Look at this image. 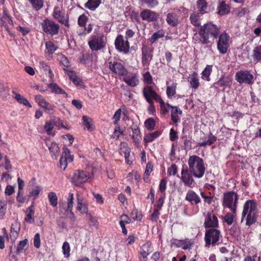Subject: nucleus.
Masks as SVG:
<instances>
[{
  "label": "nucleus",
  "instance_id": "nucleus-38",
  "mask_svg": "<svg viewBox=\"0 0 261 261\" xmlns=\"http://www.w3.org/2000/svg\"><path fill=\"white\" fill-rule=\"evenodd\" d=\"M252 57L254 62H261V45H259L253 48Z\"/></svg>",
  "mask_w": 261,
  "mask_h": 261
},
{
  "label": "nucleus",
  "instance_id": "nucleus-17",
  "mask_svg": "<svg viewBox=\"0 0 261 261\" xmlns=\"http://www.w3.org/2000/svg\"><path fill=\"white\" fill-rule=\"evenodd\" d=\"M171 247L180 248L184 250L190 249L194 245V241L188 238L184 240L172 239L170 241Z\"/></svg>",
  "mask_w": 261,
  "mask_h": 261
},
{
  "label": "nucleus",
  "instance_id": "nucleus-31",
  "mask_svg": "<svg viewBox=\"0 0 261 261\" xmlns=\"http://www.w3.org/2000/svg\"><path fill=\"white\" fill-rule=\"evenodd\" d=\"M161 135V132L156 130L153 133L146 134L144 137V142L147 144L152 142L156 138H158Z\"/></svg>",
  "mask_w": 261,
  "mask_h": 261
},
{
  "label": "nucleus",
  "instance_id": "nucleus-41",
  "mask_svg": "<svg viewBox=\"0 0 261 261\" xmlns=\"http://www.w3.org/2000/svg\"><path fill=\"white\" fill-rule=\"evenodd\" d=\"M93 58L92 54L89 53L82 54L79 57V60L81 63L88 65L92 61Z\"/></svg>",
  "mask_w": 261,
  "mask_h": 261
},
{
  "label": "nucleus",
  "instance_id": "nucleus-12",
  "mask_svg": "<svg viewBox=\"0 0 261 261\" xmlns=\"http://www.w3.org/2000/svg\"><path fill=\"white\" fill-rule=\"evenodd\" d=\"M109 68L110 71L119 76H126L128 73V71L125 66L120 62L114 61L109 62Z\"/></svg>",
  "mask_w": 261,
  "mask_h": 261
},
{
  "label": "nucleus",
  "instance_id": "nucleus-52",
  "mask_svg": "<svg viewBox=\"0 0 261 261\" xmlns=\"http://www.w3.org/2000/svg\"><path fill=\"white\" fill-rule=\"evenodd\" d=\"M237 213H233L232 212H227L223 217V220L228 225H231L234 219L235 216Z\"/></svg>",
  "mask_w": 261,
  "mask_h": 261
},
{
  "label": "nucleus",
  "instance_id": "nucleus-35",
  "mask_svg": "<svg viewBox=\"0 0 261 261\" xmlns=\"http://www.w3.org/2000/svg\"><path fill=\"white\" fill-rule=\"evenodd\" d=\"M189 83L191 87L195 90L197 89L199 87L200 83L199 77L198 73L194 71L191 74V77L189 81Z\"/></svg>",
  "mask_w": 261,
  "mask_h": 261
},
{
  "label": "nucleus",
  "instance_id": "nucleus-57",
  "mask_svg": "<svg viewBox=\"0 0 261 261\" xmlns=\"http://www.w3.org/2000/svg\"><path fill=\"white\" fill-rule=\"evenodd\" d=\"M62 252L65 257L68 258L70 256V247L69 243L65 241L62 245Z\"/></svg>",
  "mask_w": 261,
  "mask_h": 261
},
{
  "label": "nucleus",
  "instance_id": "nucleus-22",
  "mask_svg": "<svg viewBox=\"0 0 261 261\" xmlns=\"http://www.w3.org/2000/svg\"><path fill=\"white\" fill-rule=\"evenodd\" d=\"M131 129L133 132L132 139L136 147H138L142 139L140 128L138 125L133 124Z\"/></svg>",
  "mask_w": 261,
  "mask_h": 261
},
{
  "label": "nucleus",
  "instance_id": "nucleus-13",
  "mask_svg": "<svg viewBox=\"0 0 261 261\" xmlns=\"http://www.w3.org/2000/svg\"><path fill=\"white\" fill-rule=\"evenodd\" d=\"M144 98L147 102H151L155 100L157 102L161 96L153 89L151 85H146L142 89Z\"/></svg>",
  "mask_w": 261,
  "mask_h": 261
},
{
  "label": "nucleus",
  "instance_id": "nucleus-32",
  "mask_svg": "<svg viewBox=\"0 0 261 261\" xmlns=\"http://www.w3.org/2000/svg\"><path fill=\"white\" fill-rule=\"evenodd\" d=\"M198 12L203 15L207 12L208 5L205 0H198L197 1Z\"/></svg>",
  "mask_w": 261,
  "mask_h": 261
},
{
  "label": "nucleus",
  "instance_id": "nucleus-16",
  "mask_svg": "<svg viewBox=\"0 0 261 261\" xmlns=\"http://www.w3.org/2000/svg\"><path fill=\"white\" fill-rule=\"evenodd\" d=\"M73 159L74 155L71 154L70 150L64 146L59 162L60 168L64 170L67 166L68 163L72 162Z\"/></svg>",
  "mask_w": 261,
  "mask_h": 261
},
{
  "label": "nucleus",
  "instance_id": "nucleus-59",
  "mask_svg": "<svg viewBox=\"0 0 261 261\" xmlns=\"http://www.w3.org/2000/svg\"><path fill=\"white\" fill-rule=\"evenodd\" d=\"M88 18L85 14H83L79 16L77 19V24L80 27L85 28Z\"/></svg>",
  "mask_w": 261,
  "mask_h": 261
},
{
  "label": "nucleus",
  "instance_id": "nucleus-2",
  "mask_svg": "<svg viewBox=\"0 0 261 261\" xmlns=\"http://www.w3.org/2000/svg\"><path fill=\"white\" fill-rule=\"evenodd\" d=\"M220 34V29L212 22H208L200 26L198 35L199 42L202 44H208L214 42Z\"/></svg>",
  "mask_w": 261,
  "mask_h": 261
},
{
  "label": "nucleus",
  "instance_id": "nucleus-29",
  "mask_svg": "<svg viewBox=\"0 0 261 261\" xmlns=\"http://www.w3.org/2000/svg\"><path fill=\"white\" fill-rule=\"evenodd\" d=\"M166 20L167 23L171 27H176L178 23V16L175 12H170L167 15Z\"/></svg>",
  "mask_w": 261,
  "mask_h": 261
},
{
  "label": "nucleus",
  "instance_id": "nucleus-20",
  "mask_svg": "<svg viewBox=\"0 0 261 261\" xmlns=\"http://www.w3.org/2000/svg\"><path fill=\"white\" fill-rule=\"evenodd\" d=\"M140 16L143 20L147 22L155 21L159 18V14L157 12L148 9L142 11Z\"/></svg>",
  "mask_w": 261,
  "mask_h": 261
},
{
  "label": "nucleus",
  "instance_id": "nucleus-19",
  "mask_svg": "<svg viewBox=\"0 0 261 261\" xmlns=\"http://www.w3.org/2000/svg\"><path fill=\"white\" fill-rule=\"evenodd\" d=\"M35 100L38 105L43 109L47 113L53 114L54 113V108L55 106L47 102L43 96L37 95L35 96Z\"/></svg>",
  "mask_w": 261,
  "mask_h": 261
},
{
  "label": "nucleus",
  "instance_id": "nucleus-15",
  "mask_svg": "<svg viewBox=\"0 0 261 261\" xmlns=\"http://www.w3.org/2000/svg\"><path fill=\"white\" fill-rule=\"evenodd\" d=\"M115 48L119 52L127 54L129 52V43L126 39L124 40L123 36L119 34L115 40Z\"/></svg>",
  "mask_w": 261,
  "mask_h": 261
},
{
  "label": "nucleus",
  "instance_id": "nucleus-62",
  "mask_svg": "<svg viewBox=\"0 0 261 261\" xmlns=\"http://www.w3.org/2000/svg\"><path fill=\"white\" fill-rule=\"evenodd\" d=\"M143 81L147 84L151 85L153 83L152 76L149 71L146 72L143 74Z\"/></svg>",
  "mask_w": 261,
  "mask_h": 261
},
{
  "label": "nucleus",
  "instance_id": "nucleus-43",
  "mask_svg": "<svg viewBox=\"0 0 261 261\" xmlns=\"http://www.w3.org/2000/svg\"><path fill=\"white\" fill-rule=\"evenodd\" d=\"M212 65H206L201 73V78L206 81H210V75L212 72Z\"/></svg>",
  "mask_w": 261,
  "mask_h": 261
},
{
  "label": "nucleus",
  "instance_id": "nucleus-44",
  "mask_svg": "<svg viewBox=\"0 0 261 261\" xmlns=\"http://www.w3.org/2000/svg\"><path fill=\"white\" fill-rule=\"evenodd\" d=\"M217 140V138L213 135L212 133H210L207 141H204L201 142H199L198 145L200 147H204L206 145H211L213 144Z\"/></svg>",
  "mask_w": 261,
  "mask_h": 261
},
{
  "label": "nucleus",
  "instance_id": "nucleus-8",
  "mask_svg": "<svg viewBox=\"0 0 261 261\" xmlns=\"http://www.w3.org/2000/svg\"><path fill=\"white\" fill-rule=\"evenodd\" d=\"M235 80L240 84L252 85L254 82V77L248 70H240L235 74Z\"/></svg>",
  "mask_w": 261,
  "mask_h": 261
},
{
  "label": "nucleus",
  "instance_id": "nucleus-39",
  "mask_svg": "<svg viewBox=\"0 0 261 261\" xmlns=\"http://www.w3.org/2000/svg\"><path fill=\"white\" fill-rule=\"evenodd\" d=\"M101 3V0H88L84 6L90 10L94 11L99 7Z\"/></svg>",
  "mask_w": 261,
  "mask_h": 261
},
{
  "label": "nucleus",
  "instance_id": "nucleus-3",
  "mask_svg": "<svg viewBox=\"0 0 261 261\" xmlns=\"http://www.w3.org/2000/svg\"><path fill=\"white\" fill-rule=\"evenodd\" d=\"M257 204L255 200H247L243 205L241 222L246 221V225L250 226L255 223L257 218Z\"/></svg>",
  "mask_w": 261,
  "mask_h": 261
},
{
  "label": "nucleus",
  "instance_id": "nucleus-36",
  "mask_svg": "<svg viewBox=\"0 0 261 261\" xmlns=\"http://www.w3.org/2000/svg\"><path fill=\"white\" fill-rule=\"evenodd\" d=\"M157 102L160 103V114L161 115H165L168 113V108L171 109L172 105L168 102H165L162 97Z\"/></svg>",
  "mask_w": 261,
  "mask_h": 261
},
{
  "label": "nucleus",
  "instance_id": "nucleus-45",
  "mask_svg": "<svg viewBox=\"0 0 261 261\" xmlns=\"http://www.w3.org/2000/svg\"><path fill=\"white\" fill-rule=\"evenodd\" d=\"M165 33L164 30H160L155 32L153 34L151 37L148 39L149 41L151 44L154 43L159 39L161 38L164 36Z\"/></svg>",
  "mask_w": 261,
  "mask_h": 261
},
{
  "label": "nucleus",
  "instance_id": "nucleus-34",
  "mask_svg": "<svg viewBox=\"0 0 261 261\" xmlns=\"http://www.w3.org/2000/svg\"><path fill=\"white\" fill-rule=\"evenodd\" d=\"M12 93L13 95H14V98L17 100L18 102L20 104L23 105L28 108H31L32 106L31 103L29 102V101L25 98L23 96L21 95L19 93H16L14 90H12Z\"/></svg>",
  "mask_w": 261,
  "mask_h": 261
},
{
  "label": "nucleus",
  "instance_id": "nucleus-40",
  "mask_svg": "<svg viewBox=\"0 0 261 261\" xmlns=\"http://www.w3.org/2000/svg\"><path fill=\"white\" fill-rule=\"evenodd\" d=\"M58 47L51 41L45 42V53L49 56L52 55L57 49Z\"/></svg>",
  "mask_w": 261,
  "mask_h": 261
},
{
  "label": "nucleus",
  "instance_id": "nucleus-24",
  "mask_svg": "<svg viewBox=\"0 0 261 261\" xmlns=\"http://www.w3.org/2000/svg\"><path fill=\"white\" fill-rule=\"evenodd\" d=\"M232 84V79L228 76L222 75L220 78L214 84L216 89L222 87H229Z\"/></svg>",
  "mask_w": 261,
  "mask_h": 261
},
{
  "label": "nucleus",
  "instance_id": "nucleus-10",
  "mask_svg": "<svg viewBox=\"0 0 261 261\" xmlns=\"http://www.w3.org/2000/svg\"><path fill=\"white\" fill-rule=\"evenodd\" d=\"M52 16L59 23L64 24L67 28H69V16L66 14L65 11L62 10L61 7L55 6L52 13Z\"/></svg>",
  "mask_w": 261,
  "mask_h": 261
},
{
  "label": "nucleus",
  "instance_id": "nucleus-56",
  "mask_svg": "<svg viewBox=\"0 0 261 261\" xmlns=\"http://www.w3.org/2000/svg\"><path fill=\"white\" fill-rule=\"evenodd\" d=\"M181 139L183 140L184 148L186 150H190L192 149L191 138L187 137L186 136H182Z\"/></svg>",
  "mask_w": 261,
  "mask_h": 261
},
{
  "label": "nucleus",
  "instance_id": "nucleus-53",
  "mask_svg": "<svg viewBox=\"0 0 261 261\" xmlns=\"http://www.w3.org/2000/svg\"><path fill=\"white\" fill-rule=\"evenodd\" d=\"M48 198L50 204L53 206L56 207L58 204V197L56 193L54 192H49L48 194Z\"/></svg>",
  "mask_w": 261,
  "mask_h": 261
},
{
  "label": "nucleus",
  "instance_id": "nucleus-18",
  "mask_svg": "<svg viewBox=\"0 0 261 261\" xmlns=\"http://www.w3.org/2000/svg\"><path fill=\"white\" fill-rule=\"evenodd\" d=\"M203 225L205 228L208 229L217 228L219 227L218 219L213 211L206 213Z\"/></svg>",
  "mask_w": 261,
  "mask_h": 261
},
{
  "label": "nucleus",
  "instance_id": "nucleus-7",
  "mask_svg": "<svg viewBox=\"0 0 261 261\" xmlns=\"http://www.w3.org/2000/svg\"><path fill=\"white\" fill-rule=\"evenodd\" d=\"M92 176V173L91 174L87 171L76 170L70 178V181L74 186L81 187Z\"/></svg>",
  "mask_w": 261,
  "mask_h": 261
},
{
  "label": "nucleus",
  "instance_id": "nucleus-30",
  "mask_svg": "<svg viewBox=\"0 0 261 261\" xmlns=\"http://www.w3.org/2000/svg\"><path fill=\"white\" fill-rule=\"evenodd\" d=\"M217 13L220 15H224L230 12V7L224 1H220L217 8Z\"/></svg>",
  "mask_w": 261,
  "mask_h": 261
},
{
  "label": "nucleus",
  "instance_id": "nucleus-60",
  "mask_svg": "<svg viewBox=\"0 0 261 261\" xmlns=\"http://www.w3.org/2000/svg\"><path fill=\"white\" fill-rule=\"evenodd\" d=\"M41 190L42 189L40 187L37 186L34 189L32 190L28 196L33 197L34 200H35L39 196V195Z\"/></svg>",
  "mask_w": 261,
  "mask_h": 261
},
{
  "label": "nucleus",
  "instance_id": "nucleus-48",
  "mask_svg": "<svg viewBox=\"0 0 261 261\" xmlns=\"http://www.w3.org/2000/svg\"><path fill=\"white\" fill-rule=\"evenodd\" d=\"M143 6H145L149 8H153L157 7L159 4V0H140Z\"/></svg>",
  "mask_w": 261,
  "mask_h": 261
},
{
  "label": "nucleus",
  "instance_id": "nucleus-37",
  "mask_svg": "<svg viewBox=\"0 0 261 261\" xmlns=\"http://www.w3.org/2000/svg\"><path fill=\"white\" fill-rule=\"evenodd\" d=\"M48 87L51 90V92L56 94H65L67 95L66 92L61 87H60L56 83H51L48 85Z\"/></svg>",
  "mask_w": 261,
  "mask_h": 261
},
{
  "label": "nucleus",
  "instance_id": "nucleus-58",
  "mask_svg": "<svg viewBox=\"0 0 261 261\" xmlns=\"http://www.w3.org/2000/svg\"><path fill=\"white\" fill-rule=\"evenodd\" d=\"M132 218L135 221H141L143 218V215L141 212H139L137 209L134 208L131 212Z\"/></svg>",
  "mask_w": 261,
  "mask_h": 261
},
{
  "label": "nucleus",
  "instance_id": "nucleus-61",
  "mask_svg": "<svg viewBox=\"0 0 261 261\" xmlns=\"http://www.w3.org/2000/svg\"><path fill=\"white\" fill-rule=\"evenodd\" d=\"M123 134V131L120 130V126L119 125H117L115 126L114 128V130L113 132V134L112 135V138L115 139L116 140H118L119 138L120 135Z\"/></svg>",
  "mask_w": 261,
  "mask_h": 261
},
{
  "label": "nucleus",
  "instance_id": "nucleus-54",
  "mask_svg": "<svg viewBox=\"0 0 261 261\" xmlns=\"http://www.w3.org/2000/svg\"><path fill=\"white\" fill-rule=\"evenodd\" d=\"M144 125L148 130L151 131L155 128V121L153 118H149L145 121Z\"/></svg>",
  "mask_w": 261,
  "mask_h": 261
},
{
  "label": "nucleus",
  "instance_id": "nucleus-47",
  "mask_svg": "<svg viewBox=\"0 0 261 261\" xmlns=\"http://www.w3.org/2000/svg\"><path fill=\"white\" fill-rule=\"evenodd\" d=\"M28 243V240L27 239H25L23 240L20 241L17 245L16 248V253L18 254L20 253L25 251L27 249V244Z\"/></svg>",
  "mask_w": 261,
  "mask_h": 261
},
{
  "label": "nucleus",
  "instance_id": "nucleus-27",
  "mask_svg": "<svg viewBox=\"0 0 261 261\" xmlns=\"http://www.w3.org/2000/svg\"><path fill=\"white\" fill-rule=\"evenodd\" d=\"M46 145L48 147L52 158L57 160L60 152V149L58 144L55 142H46Z\"/></svg>",
  "mask_w": 261,
  "mask_h": 261
},
{
  "label": "nucleus",
  "instance_id": "nucleus-46",
  "mask_svg": "<svg viewBox=\"0 0 261 261\" xmlns=\"http://www.w3.org/2000/svg\"><path fill=\"white\" fill-rule=\"evenodd\" d=\"M177 85L176 83H172L170 86L167 87L166 94L168 98H172L175 95Z\"/></svg>",
  "mask_w": 261,
  "mask_h": 261
},
{
  "label": "nucleus",
  "instance_id": "nucleus-14",
  "mask_svg": "<svg viewBox=\"0 0 261 261\" xmlns=\"http://www.w3.org/2000/svg\"><path fill=\"white\" fill-rule=\"evenodd\" d=\"M217 41V49L221 54H225L227 53L229 46V40L230 37L226 32H223L218 36Z\"/></svg>",
  "mask_w": 261,
  "mask_h": 261
},
{
  "label": "nucleus",
  "instance_id": "nucleus-49",
  "mask_svg": "<svg viewBox=\"0 0 261 261\" xmlns=\"http://www.w3.org/2000/svg\"><path fill=\"white\" fill-rule=\"evenodd\" d=\"M59 60L60 65H62L63 69L66 70L70 66V63L68 58L64 55L61 54L59 56Z\"/></svg>",
  "mask_w": 261,
  "mask_h": 261
},
{
  "label": "nucleus",
  "instance_id": "nucleus-42",
  "mask_svg": "<svg viewBox=\"0 0 261 261\" xmlns=\"http://www.w3.org/2000/svg\"><path fill=\"white\" fill-rule=\"evenodd\" d=\"M198 12H193L191 14L190 16V22L195 27L200 26V16Z\"/></svg>",
  "mask_w": 261,
  "mask_h": 261
},
{
  "label": "nucleus",
  "instance_id": "nucleus-4",
  "mask_svg": "<svg viewBox=\"0 0 261 261\" xmlns=\"http://www.w3.org/2000/svg\"><path fill=\"white\" fill-rule=\"evenodd\" d=\"M221 202L224 209L228 208L233 213H237L239 203V195L233 191L224 192Z\"/></svg>",
  "mask_w": 261,
  "mask_h": 261
},
{
  "label": "nucleus",
  "instance_id": "nucleus-5",
  "mask_svg": "<svg viewBox=\"0 0 261 261\" xmlns=\"http://www.w3.org/2000/svg\"><path fill=\"white\" fill-rule=\"evenodd\" d=\"M221 237V232L219 229L214 228L206 229L204 238L205 247L210 248L211 245L215 246L218 245Z\"/></svg>",
  "mask_w": 261,
  "mask_h": 261
},
{
  "label": "nucleus",
  "instance_id": "nucleus-33",
  "mask_svg": "<svg viewBox=\"0 0 261 261\" xmlns=\"http://www.w3.org/2000/svg\"><path fill=\"white\" fill-rule=\"evenodd\" d=\"M34 207L33 205H31L26 210V217L24 218V221L30 224L33 223L34 222Z\"/></svg>",
  "mask_w": 261,
  "mask_h": 261
},
{
  "label": "nucleus",
  "instance_id": "nucleus-1",
  "mask_svg": "<svg viewBox=\"0 0 261 261\" xmlns=\"http://www.w3.org/2000/svg\"><path fill=\"white\" fill-rule=\"evenodd\" d=\"M189 167L182 168L181 171V180L185 186L192 187L194 180L202 178L205 174L206 168L203 159L197 155H190L188 160Z\"/></svg>",
  "mask_w": 261,
  "mask_h": 261
},
{
  "label": "nucleus",
  "instance_id": "nucleus-9",
  "mask_svg": "<svg viewBox=\"0 0 261 261\" xmlns=\"http://www.w3.org/2000/svg\"><path fill=\"white\" fill-rule=\"evenodd\" d=\"M41 24L42 30L46 34L54 36L59 34L60 29V25L52 19L45 18Z\"/></svg>",
  "mask_w": 261,
  "mask_h": 261
},
{
  "label": "nucleus",
  "instance_id": "nucleus-55",
  "mask_svg": "<svg viewBox=\"0 0 261 261\" xmlns=\"http://www.w3.org/2000/svg\"><path fill=\"white\" fill-rule=\"evenodd\" d=\"M140 252L149 255L152 252V247L150 243H144L140 248Z\"/></svg>",
  "mask_w": 261,
  "mask_h": 261
},
{
  "label": "nucleus",
  "instance_id": "nucleus-26",
  "mask_svg": "<svg viewBox=\"0 0 261 261\" xmlns=\"http://www.w3.org/2000/svg\"><path fill=\"white\" fill-rule=\"evenodd\" d=\"M20 230V223L17 220L12 223L10 229V238L14 242L19 235Z\"/></svg>",
  "mask_w": 261,
  "mask_h": 261
},
{
  "label": "nucleus",
  "instance_id": "nucleus-28",
  "mask_svg": "<svg viewBox=\"0 0 261 261\" xmlns=\"http://www.w3.org/2000/svg\"><path fill=\"white\" fill-rule=\"evenodd\" d=\"M182 111L177 106H173L171 108V118L174 123H177L180 121L179 115H181Z\"/></svg>",
  "mask_w": 261,
  "mask_h": 261
},
{
  "label": "nucleus",
  "instance_id": "nucleus-25",
  "mask_svg": "<svg viewBox=\"0 0 261 261\" xmlns=\"http://www.w3.org/2000/svg\"><path fill=\"white\" fill-rule=\"evenodd\" d=\"M76 210L82 214H88V205L87 202L84 200L82 197L77 196Z\"/></svg>",
  "mask_w": 261,
  "mask_h": 261
},
{
  "label": "nucleus",
  "instance_id": "nucleus-6",
  "mask_svg": "<svg viewBox=\"0 0 261 261\" xmlns=\"http://www.w3.org/2000/svg\"><path fill=\"white\" fill-rule=\"evenodd\" d=\"M107 44V38L102 33L92 35L88 41V45L92 51H97L105 48Z\"/></svg>",
  "mask_w": 261,
  "mask_h": 261
},
{
  "label": "nucleus",
  "instance_id": "nucleus-21",
  "mask_svg": "<svg viewBox=\"0 0 261 261\" xmlns=\"http://www.w3.org/2000/svg\"><path fill=\"white\" fill-rule=\"evenodd\" d=\"M123 81L129 86L136 87L139 84V76L136 73H131L126 76H124Z\"/></svg>",
  "mask_w": 261,
  "mask_h": 261
},
{
  "label": "nucleus",
  "instance_id": "nucleus-51",
  "mask_svg": "<svg viewBox=\"0 0 261 261\" xmlns=\"http://www.w3.org/2000/svg\"><path fill=\"white\" fill-rule=\"evenodd\" d=\"M200 195L203 199L204 203H207L208 205L211 204L213 202H214L216 200H217L218 199L217 198L215 197L214 195H206L204 192H201Z\"/></svg>",
  "mask_w": 261,
  "mask_h": 261
},
{
  "label": "nucleus",
  "instance_id": "nucleus-64",
  "mask_svg": "<svg viewBox=\"0 0 261 261\" xmlns=\"http://www.w3.org/2000/svg\"><path fill=\"white\" fill-rule=\"evenodd\" d=\"M90 118L88 117L87 116L84 115L82 117V120L83 121V125L87 128V129L90 130L92 131L93 130V128L91 127V124L90 122Z\"/></svg>",
  "mask_w": 261,
  "mask_h": 261
},
{
  "label": "nucleus",
  "instance_id": "nucleus-11",
  "mask_svg": "<svg viewBox=\"0 0 261 261\" xmlns=\"http://www.w3.org/2000/svg\"><path fill=\"white\" fill-rule=\"evenodd\" d=\"M153 48L148 45H143L141 49V63L142 66L146 69H149V66L153 58Z\"/></svg>",
  "mask_w": 261,
  "mask_h": 261
},
{
  "label": "nucleus",
  "instance_id": "nucleus-63",
  "mask_svg": "<svg viewBox=\"0 0 261 261\" xmlns=\"http://www.w3.org/2000/svg\"><path fill=\"white\" fill-rule=\"evenodd\" d=\"M130 149L128 147H126L123 151L125 163L129 165L133 164V161L129 159V157L130 156Z\"/></svg>",
  "mask_w": 261,
  "mask_h": 261
},
{
  "label": "nucleus",
  "instance_id": "nucleus-50",
  "mask_svg": "<svg viewBox=\"0 0 261 261\" xmlns=\"http://www.w3.org/2000/svg\"><path fill=\"white\" fill-rule=\"evenodd\" d=\"M35 11H39L43 7V0H28Z\"/></svg>",
  "mask_w": 261,
  "mask_h": 261
},
{
  "label": "nucleus",
  "instance_id": "nucleus-23",
  "mask_svg": "<svg viewBox=\"0 0 261 261\" xmlns=\"http://www.w3.org/2000/svg\"><path fill=\"white\" fill-rule=\"evenodd\" d=\"M185 200L189 201L191 205H196L201 202V199L195 192L192 190L188 191Z\"/></svg>",
  "mask_w": 261,
  "mask_h": 261
}]
</instances>
